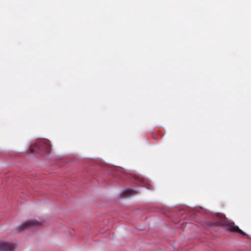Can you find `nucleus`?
<instances>
[{
	"label": "nucleus",
	"mask_w": 251,
	"mask_h": 251,
	"mask_svg": "<svg viewBox=\"0 0 251 251\" xmlns=\"http://www.w3.org/2000/svg\"><path fill=\"white\" fill-rule=\"evenodd\" d=\"M228 227L227 230L230 232H234L239 233L243 235H245L246 234L242 230L239 228V227L235 226L234 223H229L227 224Z\"/></svg>",
	"instance_id": "20e7f679"
},
{
	"label": "nucleus",
	"mask_w": 251,
	"mask_h": 251,
	"mask_svg": "<svg viewBox=\"0 0 251 251\" xmlns=\"http://www.w3.org/2000/svg\"><path fill=\"white\" fill-rule=\"evenodd\" d=\"M29 150L31 153L39 152L42 155L48 154L51 151L50 142L48 140H40L34 145L30 146Z\"/></svg>",
	"instance_id": "f257e3e1"
},
{
	"label": "nucleus",
	"mask_w": 251,
	"mask_h": 251,
	"mask_svg": "<svg viewBox=\"0 0 251 251\" xmlns=\"http://www.w3.org/2000/svg\"><path fill=\"white\" fill-rule=\"evenodd\" d=\"M41 225L40 222L37 221L35 220H31L28 221L23 224L20 226L19 227V230H25L31 227H38Z\"/></svg>",
	"instance_id": "f03ea898"
},
{
	"label": "nucleus",
	"mask_w": 251,
	"mask_h": 251,
	"mask_svg": "<svg viewBox=\"0 0 251 251\" xmlns=\"http://www.w3.org/2000/svg\"><path fill=\"white\" fill-rule=\"evenodd\" d=\"M16 248L14 244L5 241L0 242V251H13Z\"/></svg>",
	"instance_id": "7ed1b4c3"
},
{
	"label": "nucleus",
	"mask_w": 251,
	"mask_h": 251,
	"mask_svg": "<svg viewBox=\"0 0 251 251\" xmlns=\"http://www.w3.org/2000/svg\"><path fill=\"white\" fill-rule=\"evenodd\" d=\"M137 194L136 191L133 189H127L123 193V197H124L132 196Z\"/></svg>",
	"instance_id": "39448f33"
}]
</instances>
